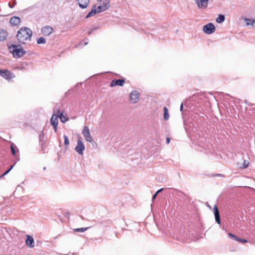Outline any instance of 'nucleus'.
Segmentation results:
<instances>
[{
  "label": "nucleus",
  "instance_id": "bb28decb",
  "mask_svg": "<svg viewBox=\"0 0 255 255\" xmlns=\"http://www.w3.org/2000/svg\"><path fill=\"white\" fill-rule=\"evenodd\" d=\"M15 146L12 144L10 146V149L11 151V153L13 155H15L16 154L15 150Z\"/></svg>",
  "mask_w": 255,
  "mask_h": 255
},
{
  "label": "nucleus",
  "instance_id": "39448f33",
  "mask_svg": "<svg viewBox=\"0 0 255 255\" xmlns=\"http://www.w3.org/2000/svg\"><path fill=\"white\" fill-rule=\"evenodd\" d=\"M85 149V145L83 142L79 139L77 141V144L75 147V150L81 155H83V151Z\"/></svg>",
  "mask_w": 255,
  "mask_h": 255
},
{
  "label": "nucleus",
  "instance_id": "c85d7f7f",
  "mask_svg": "<svg viewBox=\"0 0 255 255\" xmlns=\"http://www.w3.org/2000/svg\"><path fill=\"white\" fill-rule=\"evenodd\" d=\"M16 4V0H13L12 4H11L10 2L8 3V5L10 8H12L14 6V5Z\"/></svg>",
  "mask_w": 255,
  "mask_h": 255
},
{
  "label": "nucleus",
  "instance_id": "a211bd4d",
  "mask_svg": "<svg viewBox=\"0 0 255 255\" xmlns=\"http://www.w3.org/2000/svg\"><path fill=\"white\" fill-rule=\"evenodd\" d=\"M57 114L58 118H59L62 123H65L68 121V118L66 116H64L60 111H57Z\"/></svg>",
  "mask_w": 255,
  "mask_h": 255
},
{
  "label": "nucleus",
  "instance_id": "393cba45",
  "mask_svg": "<svg viewBox=\"0 0 255 255\" xmlns=\"http://www.w3.org/2000/svg\"><path fill=\"white\" fill-rule=\"evenodd\" d=\"M63 137L64 138V144L65 145H68L69 144V140L68 137L66 135H64Z\"/></svg>",
  "mask_w": 255,
  "mask_h": 255
},
{
  "label": "nucleus",
  "instance_id": "72a5a7b5",
  "mask_svg": "<svg viewBox=\"0 0 255 255\" xmlns=\"http://www.w3.org/2000/svg\"><path fill=\"white\" fill-rule=\"evenodd\" d=\"M92 31H93V30H91L90 31H89L88 32V34L90 35L92 33Z\"/></svg>",
  "mask_w": 255,
  "mask_h": 255
},
{
  "label": "nucleus",
  "instance_id": "f704fd0d",
  "mask_svg": "<svg viewBox=\"0 0 255 255\" xmlns=\"http://www.w3.org/2000/svg\"><path fill=\"white\" fill-rule=\"evenodd\" d=\"M218 16H225V15L223 14H218Z\"/></svg>",
  "mask_w": 255,
  "mask_h": 255
},
{
  "label": "nucleus",
  "instance_id": "c9c22d12",
  "mask_svg": "<svg viewBox=\"0 0 255 255\" xmlns=\"http://www.w3.org/2000/svg\"><path fill=\"white\" fill-rule=\"evenodd\" d=\"M0 16H9V15H0Z\"/></svg>",
  "mask_w": 255,
  "mask_h": 255
},
{
  "label": "nucleus",
  "instance_id": "6e6552de",
  "mask_svg": "<svg viewBox=\"0 0 255 255\" xmlns=\"http://www.w3.org/2000/svg\"><path fill=\"white\" fill-rule=\"evenodd\" d=\"M51 125L53 127L55 132L57 131V127L58 124V116L57 114H53L50 119Z\"/></svg>",
  "mask_w": 255,
  "mask_h": 255
},
{
  "label": "nucleus",
  "instance_id": "9b49d317",
  "mask_svg": "<svg viewBox=\"0 0 255 255\" xmlns=\"http://www.w3.org/2000/svg\"><path fill=\"white\" fill-rule=\"evenodd\" d=\"M242 19H244V21L246 22V26L255 27V19L248 17H242Z\"/></svg>",
  "mask_w": 255,
  "mask_h": 255
},
{
  "label": "nucleus",
  "instance_id": "7ed1b4c3",
  "mask_svg": "<svg viewBox=\"0 0 255 255\" xmlns=\"http://www.w3.org/2000/svg\"><path fill=\"white\" fill-rule=\"evenodd\" d=\"M8 48L14 57H21L25 53V51L20 45H11L9 46Z\"/></svg>",
  "mask_w": 255,
  "mask_h": 255
},
{
  "label": "nucleus",
  "instance_id": "7c9ffc66",
  "mask_svg": "<svg viewBox=\"0 0 255 255\" xmlns=\"http://www.w3.org/2000/svg\"><path fill=\"white\" fill-rule=\"evenodd\" d=\"M248 166V163H246V161H244V163L243 164V168H246Z\"/></svg>",
  "mask_w": 255,
  "mask_h": 255
},
{
  "label": "nucleus",
  "instance_id": "2f4dec72",
  "mask_svg": "<svg viewBox=\"0 0 255 255\" xmlns=\"http://www.w3.org/2000/svg\"><path fill=\"white\" fill-rule=\"evenodd\" d=\"M183 103H181L180 107V111L182 112L183 111Z\"/></svg>",
  "mask_w": 255,
  "mask_h": 255
},
{
  "label": "nucleus",
  "instance_id": "a878e982",
  "mask_svg": "<svg viewBox=\"0 0 255 255\" xmlns=\"http://www.w3.org/2000/svg\"><path fill=\"white\" fill-rule=\"evenodd\" d=\"M15 164V163L14 164V165H11L9 169H8L7 170H6L5 172H4L2 175L1 176V177L4 176V175H6L13 168L14 165Z\"/></svg>",
  "mask_w": 255,
  "mask_h": 255
},
{
  "label": "nucleus",
  "instance_id": "f8f14e48",
  "mask_svg": "<svg viewBox=\"0 0 255 255\" xmlns=\"http://www.w3.org/2000/svg\"><path fill=\"white\" fill-rule=\"evenodd\" d=\"M26 240L25 241V244L30 248H32L34 247V241L32 236L27 235L26 236Z\"/></svg>",
  "mask_w": 255,
  "mask_h": 255
},
{
  "label": "nucleus",
  "instance_id": "cd10ccee",
  "mask_svg": "<svg viewBox=\"0 0 255 255\" xmlns=\"http://www.w3.org/2000/svg\"><path fill=\"white\" fill-rule=\"evenodd\" d=\"M162 190H163V189H160L158 190L157 191H156L155 194L153 196L152 199L153 200L155 199V198H156V196L158 195V194L160 192H161V191Z\"/></svg>",
  "mask_w": 255,
  "mask_h": 255
},
{
  "label": "nucleus",
  "instance_id": "dca6fc26",
  "mask_svg": "<svg viewBox=\"0 0 255 255\" xmlns=\"http://www.w3.org/2000/svg\"><path fill=\"white\" fill-rule=\"evenodd\" d=\"M9 22L12 26L19 25L20 23L19 17H11Z\"/></svg>",
  "mask_w": 255,
  "mask_h": 255
},
{
  "label": "nucleus",
  "instance_id": "5701e85b",
  "mask_svg": "<svg viewBox=\"0 0 255 255\" xmlns=\"http://www.w3.org/2000/svg\"><path fill=\"white\" fill-rule=\"evenodd\" d=\"M88 228H77L74 229V231L77 232H84L87 231Z\"/></svg>",
  "mask_w": 255,
  "mask_h": 255
},
{
  "label": "nucleus",
  "instance_id": "aec40b11",
  "mask_svg": "<svg viewBox=\"0 0 255 255\" xmlns=\"http://www.w3.org/2000/svg\"><path fill=\"white\" fill-rule=\"evenodd\" d=\"M163 112H164V114H163L164 120L165 121H167L169 118V115L168 113V109L166 107H165L163 108Z\"/></svg>",
  "mask_w": 255,
  "mask_h": 255
},
{
  "label": "nucleus",
  "instance_id": "e433bc0d",
  "mask_svg": "<svg viewBox=\"0 0 255 255\" xmlns=\"http://www.w3.org/2000/svg\"><path fill=\"white\" fill-rule=\"evenodd\" d=\"M88 44V42H85L84 45H86Z\"/></svg>",
  "mask_w": 255,
  "mask_h": 255
},
{
  "label": "nucleus",
  "instance_id": "412c9836",
  "mask_svg": "<svg viewBox=\"0 0 255 255\" xmlns=\"http://www.w3.org/2000/svg\"><path fill=\"white\" fill-rule=\"evenodd\" d=\"M36 42L38 44H45L46 43V39L43 37H40L37 39Z\"/></svg>",
  "mask_w": 255,
  "mask_h": 255
},
{
  "label": "nucleus",
  "instance_id": "f03ea898",
  "mask_svg": "<svg viewBox=\"0 0 255 255\" xmlns=\"http://www.w3.org/2000/svg\"><path fill=\"white\" fill-rule=\"evenodd\" d=\"M110 6L109 0H104L99 5H94L86 16H93L108 9Z\"/></svg>",
  "mask_w": 255,
  "mask_h": 255
},
{
  "label": "nucleus",
  "instance_id": "ddd939ff",
  "mask_svg": "<svg viewBox=\"0 0 255 255\" xmlns=\"http://www.w3.org/2000/svg\"><path fill=\"white\" fill-rule=\"evenodd\" d=\"M53 31V28L50 26H45L41 29L42 34L46 36H49L51 33H52Z\"/></svg>",
  "mask_w": 255,
  "mask_h": 255
},
{
  "label": "nucleus",
  "instance_id": "423d86ee",
  "mask_svg": "<svg viewBox=\"0 0 255 255\" xmlns=\"http://www.w3.org/2000/svg\"><path fill=\"white\" fill-rule=\"evenodd\" d=\"M139 93L136 91H133L130 94V101L132 104H135L138 102L139 99Z\"/></svg>",
  "mask_w": 255,
  "mask_h": 255
},
{
  "label": "nucleus",
  "instance_id": "f257e3e1",
  "mask_svg": "<svg viewBox=\"0 0 255 255\" xmlns=\"http://www.w3.org/2000/svg\"><path fill=\"white\" fill-rule=\"evenodd\" d=\"M32 35V31L30 28L22 27L18 30L16 38L19 43L26 44L27 42L31 41Z\"/></svg>",
  "mask_w": 255,
  "mask_h": 255
},
{
  "label": "nucleus",
  "instance_id": "b1692460",
  "mask_svg": "<svg viewBox=\"0 0 255 255\" xmlns=\"http://www.w3.org/2000/svg\"><path fill=\"white\" fill-rule=\"evenodd\" d=\"M228 236H229V238L232 240H236L237 241V240H238V237L235 236L234 234H233L231 233H228Z\"/></svg>",
  "mask_w": 255,
  "mask_h": 255
},
{
  "label": "nucleus",
  "instance_id": "4be33fe9",
  "mask_svg": "<svg viewBox=\"0 0 255 255\" xmlns=\"http://www.w3.org/2000/svg\"><path fill=\"white\" fill-rule=\"evenodd\" d=\"M225 17H217L216 21L219 23H221L225 21Z\"/></svg>",
  "mask_w": 255,
  "mask_h": 255
},
{
  "label": "nucleus",
  "instance_id": "f3484780",
  "mask_svg": "<svg viewBox=\"0 0 255 255\" xmlns=\"http://www.w3.org/2000/svg\"><path fill=\"white\" fill-rule=\"evenodd\" d=\"M78 4L81 8H86L89 3V0H77Z\"/></svg>",
  "mask_w": 255,
  "mask_h": 255
},
{
  "label": "nucleus",
  "instance_id": "473e14b6",
  "mask_svg": "<svg viewBox=\"0 0 255 255\" xmlns=\"http://www.w3.org/2000/svg\"><path fill=\"white\" fill-rule=\"evenodd\" d=\"M166 143L167 144L169 143L170 142V138L169 137H167L166 138Z\"/></svg>",
  "mask_w": 255,
  "mask_h": 255
},
{
  "label": "nucleus",
  "instance_id": "1a4fd4ad",
  "mask_svg": "<svg viewBox=\"0 0 255 255\" xmlns=\"http://www.w3.org/2000/svg\"><path fill=\"white\" fill-rule=\"evenodd\" d=\"M0 75L6 80H10L11 78L14 77V74L8 70H0Z\"/></svg>",
  "mask_w": 255,
  "mask_h": 255
},
{
  "label": "nucleus",
  "instance_id": "c756f323",
  "mask_svg": "<svg viewBox=\"0 0 255 255\" xmlns=\"http://www.w3.org/2000/svg\"><path fill=\"white\" fill-rule=\"evenodd\" d=\"M237 241L242 243H246L248 242L247 240L245 239H240L239 238H238V240H237Z\"/></svg>",
  "mask_w": 255,
  "mask_h": 255
},
{
  "label": "nucleus",
  "instance_id": "20e7f679",
  "mask_svg": "<svg viewBox=\"0 0 255 255\" xmlns=\"http://www.w3.org/2000/svg\"><path fill=\"white\" fill-rule=\"evenodd\" d=\"M216 28L212 23H209L203 27V32L207 34H211L215 31Z\"/></svg>",
  "mask_w": 255,
  "mask_h": 255
},
{
  "label": "nucleus",
  "instance_id": "9d476101",
  "mask_svg": "<svg viewBox=\"0 0 255 255\" xmlns=\"http://www.w3.org/2000/svg\"><path fill=\"white\" fill-rule=\"evenodd\" d=\"M209 0H195V3L199 9H205L208 4Z\"/></svg>",
  "mask_w": 255,
  "mask_h": 255
},
{
  "label": "nucleus",
  "instance_id": "0eeeda50",
  "mask_svg": "<svg viewBox=\"0 0 255 255\" xmlns=\"http://www.w3.org/2000/svg\"><path fill=\"white\" fill-rule=\"evenodd\" d=\"M82 134L87 141L91 142L93 141V139L91 136L90 130L88 127H84L82 130Z\"/></svg>",
  "mask_w": 255,
  "mask_h": 255
},
{
  "label": "nucleus",
  "instance_id": "4468645a",
  "mask_svg": "<svg viewBox=\"0 0 255 255\" xmlns=\"http://www.w3.org/2000/svg\"><path fill=\"white\" fill-rule=\"evenodd\" d=\"M213 212L215 216L216 222L220 225L221 224L220 215L218 207L215 205L213 208Z\"/></svg>",
  "mask_w": 255,
  "mask_h": 255
},
{
  "label": "nucleus",
  "instance_id": "6ab92c4d",
  "mask_svg": "<svg viewBox=\"0 0 255 255\" xmlns=\"http://www.w3.org/2000/svg\"><path fill=\"white\" fill-rule=\"evenodd\" d=\"M7 31L3 29L0 28V41L4 40L7 37Z\"/></svg>",
  "mask_w": 255,
  "mask_h": 255
},
{
  "label": "nucleus",
  "instance_id": "4c0bfd02",
  "mask_svg": "<svg viewBox=\"0 0 255 255\" xmlns=\"http://www.w3.org/2000/svg\"><path fill=\"white\" fill-rule=\"evenodd\" d=\"M96 0L98 1H102V0Z\"/></svg>",
  "mask_w": 255,
  "mask_h": 255
},
{
  "label": "nucleus",
  "instance_id": "2eb2a0df",
  "mask_svg": "<svg viewBox=\"0 0 255 255\" xmlns=\"http://www.w3.org/2000/svg\"><path fill=\"white\" fill-rule=\"evenodd\" d=\"M124 83H125L124 79L113 80L111 82L110 86L112 87H114L116 85L122 86H123Z\"/></svg>",
  "mask_w": 255,
  "mask_h": 255
}]
</instances>
